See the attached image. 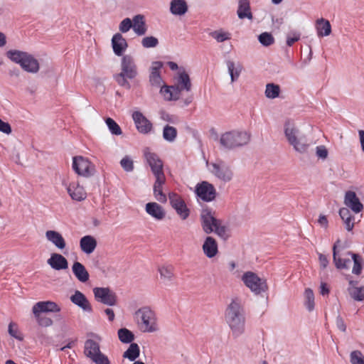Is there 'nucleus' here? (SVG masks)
<instances>
[{
	"label": "nucleus",
	"mask_w": 364,
	"mask_h": 364,
	"mask_svg": "<svg viewBox=\"0 0 364 364\" xmlns=\"http://www.w3.org/2000/svg\"><path fill=\"white\" fill-rule=\"evenodd\" d=\"M339 243L340 240H338L333 246V259L336 267L338 269H347L349 268L352 260L353 262L352 273L360 275L364 265L363 258L360 255L350 251L342 255L339 254L337 250Z\"/></svg>",
	"instance_id": "f257e3e1"
},
{
	"label": "nucleus",
	"mask_w": 364,
	"mask_h": 364,
	"mask_svg": "<svg viewBox=\"0 0 364 364\" xmlns=\"http://www.w3.org/2000/svg\"><path fill=\"white\" fill-rule=\"evenodd\" d=\"M138 74L134 58L130 55H125L121 59L120 73L115 74L114 79L119 86L129 90L131 88L129 81L134 80Z\"/></svg>",
	"instance_id": "f03ea898"
},
{
	"label": "nucleus",
	"mask_w": 364,
	"mask_h": 364,
	"mask_svg": "<svg viewBox=\"0 0 364 364\" xmlns=\"http://www.w3.org/2000/svg\"><path fill=\"white\" fill-rule=\"evenodd\" d=\"M225 321L235 336L241 335L245 331V318L240 302L232 300L225 311Z\"/></svg>",
	"instance_id": "7ed1b4c3"
},
{
	"label": "nucleus",
	"mask_w": 364,
	"mask_h": 364,
	"mask_svg": "<svg viewBox=\"0 0 364 364\" xmlns=\"http://www.w3.org/2000/svg\"><path fill=\"white\" fill-rule=\"evenodd\" d=\"M200 218L203 230L206 234L214 232L223 240L230 237L228 228L223 225L222 220L216 218L215 212L208 208L203 209Z\"/></svg>",
	"instance_id": "20e7f679"
},
{
	"label": "nucleus",
	"mask_w": 364,
	"mask_h": 364,
	"mask_svg": "<svg viewBox=\"0 0 364 364\" xmlns=\"http://www.w3.org/2000/svg\"><path fill=\"white\" fill-rule=\"evenodd\" d=\"M6 56L13 62L19 64L22 69L28 73H36L39 70L38 61L28 53L10 50L7 51Z\"/></svg>",
	"instance_id": "39448f33"
},
{
	"label": "nucleus",
	"mask_w": 364,
	"mask_h": 364,
	"mask_svg": "<svg viewBox=\"0 0 364 364\" xmlns=\"http://www.w3.org/2000/svg\"><path fill=\"white\" fill-rule=\"evenodd\" d=\"M250 140V134L245 131H230L223 134L220 139V144L228 149L244 146Z\"/></svg>",
	"instance_id": "423d86ee"
},
{
	"label": "nucleus",
	"mask_w": 364,
	"mask_h": 364,
	"mask_svg": "<svg viewBox=\"0 0 364 364\" xmlns=\"http://www.w3.org/2000/svg\"><path fill=\"white\" fill-rule=\"evenodd\" d=\"M136 316L140 329L144 332H154L157 331L156 318L155 313L149 308L144 307L136 312Z\"/></svg>",
	"instance_id": "0eeeda50"
},
{
	"label": "nucleus",
	"mask_w": 364,
	"mask_h": 364,
	"mask_svg": "<svg viewBox=\"0 0 364 364\" xmlns=\"http://www.w3.org/2000/svg\"><path fill=\"white\" fill-rule=\"evenodd\" d=\"M84 353L95 364H109V360L100 348V343L92 339H87L85 343Z\"/></svg>",
	"instance_id": "6e6552de"
},
{
	"label": "nucleus",
	"mask_w": 364,
	"mask_h": 364,
	"mask_svg": "<svg viewBox=\"0 0 364 364\" xmlns=\"http://www.w3.org/2000/svg\"><path fill=\"white\" fill-rule=\"evenodd\" d=\"M72 167L75 172L83 177H90L95 173V166L87 159L82 156L73 158Z\"/></svg>",
	"instance_id": "1a4fd4ad"
},
{
	"label": "nucleus",
	"mask_w": 364,
	"mask_h": 364,
	"mask_svg": "<svg viewBox=\"0 0 364 364\" xmlns=\"http://www.w3.org/2000/svg\"><path fill=\"white\" fill-rule=\"evenodd\" d=\"M242 280L245 286L255 294H259L267 289L266 281L259 277L252 272L244 273Z\"/></svg>",
	"instance_id": "9d476101"
},
{
	"label": "nucleus",
	"mask_w": 364,
	"mask_h": 364,
	"mask_svg": "<svg viewBox=\"0 0 364 364\" xmlns=\"http://www.w3.org/2000/svg\"><path fill=\"white\" fill-rule=\"evenodd\" d=\"M284 133L289 143L296 151L300 153L306 151L308 144L303 138L298 136V130L289 122L285 124Z\"/></svg>",
	"instance_id": "9b49d317"
},
{
	"label": "nucleus",
	"mask_w": 364,
	"mask_h": 364,
	"mask_svg": "<svg viewBox=\"0 0 364 364\" xmlns=\"http://www.w3.org/2000/svg\"><path fill=\"white\" fill-rule=\"evenodd\" d=\"M63 185L65 187L70 198L76 201L84 200L87 198V193L77 180L70 178L64 179Z\"/></svg>",
	"instance_id": "f8f14e48"
},
{
	"label": "nucleus",
	"mask_w": 364,
	"mask_h": 364,
	"mask_svg": "<svg viewBox=\"0 0 364 364\" xmlns=\"http://www.w3.org/2000/svg\"><path fill=\"white\" fill-rule=\"evenodd\" d=\"M144 155L146 159V163L151 168V170L155 178L165 176L164 173L163 167V161L159 158V156L149 151V149H146L144 151Z\"/></svg>",
	"instance_id": "ddd939ff"
},
{
	"label": "nucleus",
	"mask_w": 364,
	"mask_h": 364,
	"mask_svg": "<svg viewBox=\"0 0 364 364\" xmlns=\"http://www.w3.org/2000/svg\"><path fill=\"white\" fill-rule=\"evenodd\" d=\"M168 199L171 207L176 210L178 215L182 220L187 219L190 215V210L183 198L180 195L172 192L169 193Z\"/></svg>",
	"instance_id": "4468645a"
},
{
	"label": "nucleus",
	"mask_w": 364,
	"mask_h": 364,
	"mask_svg": "<svg viewBox=\"0 0 364 364\" xmlns=\"http://www.w3.org/2000/svg\"><path fill=\"white\" fill-rule=\"evenodd\" d=\"M95 298L97 301L108 306H114L117 303V295L109 288L95 287L93 289Z\"/></svg>",
	"instance_id": "2eb2a0df"
},
{
	"label": "nucleus",
	"mask_w": 364,
	"mask_h": 364,
	"mask_svg": "<svg viewBox=\"0 0 364 364\" xmlns=\"http://www.w3.org/2000/svg\"><path fill=\"white\" fill-rule=\"evenodd\" d=\"M196 193L202 200L205 202L213 200L216 196L215 187L207 181H202L196 185Z\"/></svg>",
	"instance_id": "dca6fc26"
},
{
	"label": "nucleus",
	"mask_w": 364,
	"mask_h": 364,
	"mask_svg": "<svg viewBox=\"0 0 364 364\" xmlns=\"http://www.w3.org/2000/svg\"><path fill=\"white\" fill-rule=\"evenodd\" d=\"M132 119L139 133L146 134L151 132L153 127L152 124L141 112H134Z\"/></svg>",
	"instance_id": "f3484780"
},
{
	"label": "nucleus",
	"mask_w": 364,
	"mask_h": 364,
	"mask_svg": "<svg viewBox=\"0 0 364 364\" xmlns=\"http://www.w3.org/2000/svg\"><path fill=\"white\" fill-rule=\"evenodd\" d=\"M344 203L355 213H359L363 209V205L360 201L356 193L352 191H348L346 192Z\"/></svg>",
	"instance_id": "a211bd4d"
},
{
	"label": "nucleus",
	"mask_w": 364,
	"mask_h": 364,
	"mask_svg": "<svg viewBox=\"0 0 364 364\" xmlns=\"http://www.w3.org/2000/svg\"><path fill=\"white\" fill-rule=\"evenodd\" d=\"M213 172L214 175L219 179L228 182L230 181L233 176V173L229 166L224 164V163H218L213 164Z\"/></svg>",
	"instance_id": "6ab92c4d"
},
{
	"label": "nucleus",
	"mask_w": 364,
	"mask_h": 364,
	"mask_svg": "<svg viewBox=\"0 0 364 364\" xmlns=\"http://www.w3.org/2000/svg\"><path fill=\"white\" fill-rule=\"evenodd\" d=\"M33 314H41L43 312H54L57 313L60 311L59 306L50 301H39L37 302L32 309Z\"/></svg>",
	"instance_id": "aec40b11"
},
{
	"label": "nucleus",
	"mask_w": 364,
	"mask_h": 364,
	"mask_svg": "<svg viewBox=\"0 0 364 364\" xmlns=\"http://www.w3.org/2000/svg\"><path fill=\"white\" fill-rule=\"evenodd\" d=\"M174 86L177 87L180 94L182 91L189 92L191 90V82L188 74L186 71L183 70L178 73Z\"/></svg>",
	"instance_id": "412c9836"
},
{
	"label": "nucleus",
	"mask_w": 364,
	"mask_h": 364,
	"mask_svg": "<svg viewBox=\"0 0 364 364\" xmlns=\"http://www.w3.org/2000/svg\"><path fill=\"white\" fill-rule=\"evenodd\" d=\"M112 46L116 55L121 56L128 47L126 39L121 33H116L112 38Z\"/></svg>",
	"instance_id": "4be33fe9"
},
{
	"label": "nucleus",
	"mask_w": 364,
	"mask_h": 364,
	"mask_svg": "<svg viewBox=\"0 0 364 364\" xmlns=\"http://www.w3.org/2000/svg\"><path fill=\"white\" fill-rule=\"evenodd\" d=\"M146 212L156 220H161L166 216V212L162 206L156 202H150L146 204Z\"/></svg>",
	"instance_id": "5701e85b"
},
{
	"label": "nucleus",
	"mask_w": 364,
	"mask_h": 364,
	"mask_svg": "<svg viewBox=\"0 0 364 364\" xmlns=\"http://www.w3.org/2000/svg\"><path fill=\"white\" fill-rule=\"evenodd\" d=\"M47 262L55 270L66 269L68 267V262L66 258L58 253L51 254Z\"/></svg>",
	"instance_id": "b1692460"
},
{
	"label": "nucleus",
	"mask_w": 364,
	"mask_h": 364,
	"mask_svg": "<svg viewBox=\"0 0 364 364\" xmlns=\"http://www.w3.org/2000/svg\"><path fill=\"white\" fill-rule=\"evenodd\" d=\"M70 301L85 311L91 312L92 311V306L86 296L78 290H76L75 294L70 296Z\"/></svg>",
	"instance_id": "393cba45"
},
{
	"label": "nucleus",
	"mask_w": 364,
	"mask_h": 364,
	"mask_svg": "<svg viewBox=\"0 0 364 364\" xmlns=\"http://www.w3.org/2000/svg\"><path fill=\"white\" fill-rule=\"evenodd\" d=\"M153 191L155 198L160 203H165L167 201L166 196L163 193V186L166 183V176L155 178Z\"/></svg>",
	"instance_id": "a878e982"
},
{
	"label": "nucleus",
	"mask_w": 364,
	"mask_h": 364,
	"mask_svg": "<svg viewBox=\"0 0 364 364\" xmlns=\"http://www.w3.org/2000/svg\"><path fill=\"white\" fill-rule=\"evenodd\" d=\"M46 239L59 250H63L66 247V242L63 235L55 230H47Z\"/></svg>",
	"instance_id": "bb28decb"
},
{
	"label": "nucleus",
	"mask_w": 364,
	"mask_h": 364,
	"mask_svg": "<svg viewBox=\"0 0 364 364\" xmlns=\"http://www.w3.org/2000/svg\"><path fill=\"white\" fill-rule=\"evenodd\" d=\"M97 240L91 235H85L80 240V247L84 253L90 255L97 247Z\"/></svg>",
	"instance_id": "cd10ccee"
},
{
	"label": "nucleus",
	"mask_w": 364,
	"mask_h": 364,
	"mask_svg": "<svg viewBox=\"0 0 364 364\" xmlns=\"http://www.w3.org/2000/svg\"><path fill=\"white\" fill-rule=\"evenodd\" d=\"M202 247L204 254L209 258L215 257L218 252V243L216 240L210 236L205 238Z\"/></svg>",
	"instance_id": "c85d7f7f"
},
{
	"label": "nucleus",
	"mask_w": 364,
	"mask_h": 364,
	"mask_svg": "<svg viewBox=\"0 0 364 364\" xmlns=\"http://www.w3.org/2000/svg\"><path fill=\"white\" fill-rule=\"evenodd\" d=\"M72 271L75 277L82 283L89 280L90 274L85 266L79 262H75L72 266Z\"/></svg>",
	"instance_id": "c756f323"
},
{
	"label": "nucleus",
	"mask_w": 364,
	"mask_h": 364,
	"mask_svg": "<svg viewBox=\"0 0 364 364\" xmlns=\"http://www.w3.org/2000/svg\"><path fill=\"white\" fill-rule=\"evenodd\" d=\"M132 28L138 36H143L146 33L147 27L143 15H136L133 18Z\"/></svg>",
	"instance_id": "7c9ffc66"
},
{
	"label": "nucleus",
	"mask_w": 364,
	"mask_h": 364,
	"mask_svg": "<svg viewBox=\"0 0 364 364\" xmlns=\"http://www.w3.org/2000/svg\"><path fill=\"white\" fill-rule=\"evenodd\" d=\"M239 18L244 19L245 18L252 20L253 18L251 12L250 4L249 1L240 0L238 2V9L237 11Z\"/></svg>",
	"instance_id": "2f4dec72"
},
{
	"label": "nucleus",
	"mask_w": 364,
	"mask_h": 364,
	"mask_svg": "<svg viewBox=\"0 0 364 364\" xmlns=\"http://www.w3.org/2000/svg\"><path fill=\"white\" fill-rule=\"evenodd\" d=\"M160 93L164 97L165 100H177L179 99L181 94L178 90L174 85L168 86L164 85L160 90Z\"/></svg>",
	"instance_id": "473e14b6"
},
{
	"label": "nucleus",
	"mask_w": 364,
	"mask_h": 364,
	"mask_svg": "<svg viewBox=\"0 0 364 364\" xmlns=\"http://www.w3.org/2000/svg\"><path fill=\"white\" fill-rule=\"evenodd\" d=\"M188 11L185 0H172L170 3V11L173 15L182 16Z\"/></svg>",
	"instance_id": "72a5a7b5"
},
{
	"label": "nucleus",
	"mask_w": 364,
	"mask_h": 364,
	"mask_svg": "<svg viewBox=\"0 0 364 364\" xmlns=\"http://www.w3.org/2000/svg\"><path fill=\"white\" fill-rule=\"evenodd\" d=\"M316 28L318 37L327 36L331 33V26L330 22L323 18L316 20Z\"/></svg>",
	"instance_id": "f704fd0d"
},
{
	"label": "nucleus",
	"mask_w": 364,
	"mask_h": 364,
	"mask_svg": "<svg viewBox=\"0 0 364 364\" xmlns=\"http://www.w3.org/2000/svg\"><path fill=\"white\" fill-rule=\"evenodd\" d=\"M161 67L162 63L161 62L153 63L149 76V81L152 85L159 86L161 85L162 78L160 75V69Z\"/></svg>",
	"instance_id": "c9c22d12"
},
{
	"label": "nucleus",
	"mask_w": 364,
	"mask_h": 364,
	"mask_svg": "<svg viewBox=\"0 0 364 364\" xmlns=\"http://www.w3.org/2000/svg\"><path fill=\"white\" fill-rule=\"evenodd\" d=\"M160 278L164 283L171 282L174 278V267L172 265H164L159 268Z\"/></svg>",
	"instance_id": "e433bc0d"
},
{
	"label": "nucleus",
	"mask_w": 364,
	"mask_h": 364,
	"mask_svg": "<svg viewBox=\"0 0 364 364\" xmlns=\"http://www.w3.org/2000/svg\"><path fill=\"white\" fill-rule=\"evenodd\" d=\"M139 353L140 350L138 344L132 343L128 349L124 353L123 357L134 361L139 357Z\"/></svg>",
	"instance_id": "4c0bfd02"
},
{
	"label": "nucleus",
	"mask_w": 364,
	"mask_h": 364,
	"mask_svg": "<svg viewBox=\"0 0 364 364\" xmlns=\"http://www.w3.org/2000/svg\"><path fill=\"white\" fill-rule=\"evenodd\" d=\"M281 90L279 85L267 83L265 88V96L269 99H275L279 96Z\"/></svg>",
	"instance_id": "58836bf2"
},
{
	"label": "nucleus",
	"mask_w": 364,
	"mask_h": 364,
	"mask_svg": "<svg viewBox=\"0 0 364 364\" xmlns=\"http://www.w3.org/2000/svg\"><path fill=\"white\" fill-rule=\"evenodd\" d=\"M117 334L119 341L124 343H132L134 339L133 333L125 328L119 329Z\"/></svg>",
	"instance_id": "ea45409f"
},
{
	"label": "nucleus",
	"mask_w": 364,
	"mask_h": 364,
	"mask_svg": "<svg viewBox=\"0 0 364 364\" xmlns=\"http://www.w3.org/2000/svg\"><path fill=\"white\" fill-rule=\"evenodd\" d=\"M227 66L231 77V80L232 82H234L240 76V74L242 71V67L240 65L235 67L234 62L231 60H228L227 62Z\"/></svg>",
	"instance_id": "a19ab883"
},
{
	"label": "nucleus",
	"mask_w": 364,
	"mask_h": 364,
	"mask_svg": "<svg viewBox=\"0 0 364 364\" xmlns=\"http://www.w3.org/2000/svg\"><path fill=\"white\" fill-rule=\"evenodd\" d=\"M177 136V130L175 127L166 125L164 128L163 136L168 141H173Z\"/></svg>",
	"instance_id": "79ce46f5"
},
{
	"label": "nucleus",
	"mask_w": 364,
	"mask_h": 364,
	"mask_svg": "<svg viewBox=\"0 0 364 364\" xmlns=\"http://www.w3.org/2000/svg\"><path fill=\"white\" fill-rule=\"evenodd\" d=\"M305 305L309 311L314 308V294L311 289H306L304 292Z\"/></svg>",
	"instance_id": "37998d69"
},
{
	"label": "nucleus",
	"mask_w": 364,
	"mask_h": 364,
	"mask_svg": "<svg viewBox=\"0 0 364 364\" xmlns=\"http://www.w3.org/2000/svg\"><path fill=\"white\" fill-rule=\"evenodd\" d=\"M106 124L112 134L120 135L122 132L118 124L112 118L108 117L105 120Z\"/></svg>",
	"instance_id": "c03bdc74"
},
{
	"label": "nucleus",
	"mask_w": 364,
	"mask_h": 364,
	"mask_svg": "<svg viewBox=\"0 0 364 364\" xmlns=\"http://www.w3.org/2000/svg\"><path fill=\"white\" fill-rule=\"evenodd\" d=\"M351 364H364V355L358 350H353L350 354Z\"/></svg>",
	"instance_id": "a18cd8bd"
},
{
	"label": "nucleus",
	"mask_w": 364,
	"mask_h": 364,
	"mask_svg": "<svg viewBox=\"0 0 364 364\" xmlns=\"http://www.w3.org/2000/svg\"><path fill=\"white\" fill-rule=\"evenodd\" d=\"M259 41L264 46H269L274 43V39L271 33L264 32L259 36Z\"/></svg>",
	"instance_id": "49530a36"
},
{
	"label": "nucleus",
	"mask_w": 364,
	"mask_h": 364,
	"mask_svg": "<svg viewBox=\"0 0 364 364\" xmlns=\"http://www.w3.org/2000/svg\"><path fill=\"white\" fill-rule=\"evenodd\" d=\"M350 294L356 301L364 299V287H353L350 290Z\"/></svg>",
	"instance_id": "de8ad7c7"
},
{
	"label": "nucleus",
	"mask_w": 364,
	"mask_h": 364,
	"mask_svg": "<svg viewBox=\"0 0 364 364\" xmlns=\"http://www.w3.org/2000/svg\"><path fill=\"white\" fill-rule=\"evenodd\" d=\"M159 44V41L154 36L144 37L141 41V45L144 48H154Z\"/></svg>",
	"instance_id": "09e8293b"
},
{
	"label": "nucleus",
	"mask_w": 364,
	"mask_h": 364,
	"mask_svg": "<svg viewBox=\"0 0 364 364\" xmlns=\"http://www.w3.org/2000/svg\"><path fill=\"white\" fill-rule=\"evenodd\" d=\"M211 36L219 43L230 39V34L222 31H215L211 33Z\"/></svg>",
	"instance_id": "8fccbe9b"
},
{
	"label": "nucleus",
	"mask_w": 364,
	"mask_h": 364,
	"mask_svg": "<svg viewBox=\"0 0 364 364\" xmlns=\"http://www.w3.org/2000/svg\"><path fill=\"white\" fill-rule=\"evenodd\" d=\"M34 316L40 326L48 327L53 324L51 318L45 316H41V314H34Z\"/></svg>",
	"instance_id": "3c124183"
},
{
	"label": "nucleus",
	"mask_w": 364,
	"mask_h": 364,
	"mask_svg": "<svg viewBox=\"0 0 364 364\" xmlns=\"http://www.w3.org/2000/svg\"><path fill=\"white\" fill-rule=\"evenodd\" d=\"M301 38V33L296 31H292L288 33L287 37V44L288 46H291L297 42Z\"/></svg>",
	"instance_id": "603ef678"
},
{
	"label": "nucleus",
	"mask_w": 364,
	"mask_h": 364,
	"mask_svg": "<svg viewBox=\"0 0 364 364\" xmlns=\"http://www.w3.org/2000/svg\"><path fill=\"white\" fill-rule=\"evenodd\" d=\"M121 166L126 171H132L134 169L133 161L128 156L124 157L120 161Z\"/></svg>",
	"instance_id": "864d4df0"
},
{
	"label": "nucleus",
	"mask_w": 364,
	"mask_h": 364,
	"mask_svg": "<svg viewBox=\"0 0 364 364\" xmlns=\"http://www.w3.org/2000/svg\"><path fill=\"white\" fill-rule=\"evenodd\" d=\"M316 155L318 159L325 160L328 158V151L323 145L317 146L316 147Z\"/></svg>",
	"instance_id": "5fc2aeb1"
},
{
	"label": "nucleus",
	"mask_w": 364,
	"mask_h": 364,
	"mask_svg": "<svg viewBox=\"0 0 364 364\" xmlns=\"http://www.w3.org/2000/svg\"><path fill=\"white\" fill-rule=\"evenodd\" d=\"M132 28V21L130 18H124L119 24V31L122 33H126Z\"/></svg>",
	"instance_id": "6e6d98bb"
},
{
	"label": "nucleus",
	"mask_w": 364,
	"mask_h": 364,
	"mask_svg": "<svg viewBox=\"0 0 364 364\" xmlns=\"http://www.w3.org/2000/svg\"><path fill=\"white\" fill-rule=\"evenodd\" d=\"M0 132L9 134L11 133V127L8 122H5L0 119Z\"/></svg>",
	"instance_id": "4d7b16f0"
},
{
	"label": "nucleus",
	"mask_w": 364,
	"mask_h": 364,
	"mask_svg": "<svg viewBox=\"0 0 364 364\" xmlns=\"http://www.w3.org/2000/svg\"><path fill=\"white\" fill-rule=\"evenodd\" d=\"M345 224V227H346V229L350 232L353 230V228H354V225H355V218L354 216H352L349 218H348L347 220H342Z\"/></svg>",
	"instance_id": "13d9d810"
},
{
	"label": "nucleus",
	"mask_w": 364,
	"mask_h": 364,
	"mask_svg": "<svg viewBox=\"0 0 364 364\" xmlns=\"http://www.w3.org/2000/svg\"><path fill=\"white\" fill-rule=\"evenodd\" d=\"M339 215L342 220H347L348 218L353 216L348 208H341L339 210Z\"/></svg>",
	"instance_id": "bf43d9fd"
},
{
	"label": "nucleus",
	"mask_w": 364,
	"mask_h": 364,
	"mask_svg": "<svg viewBox=\"0 0 364 364\" xmlns=\"http://www.w3.org/2000/svg\"><path fill=\"white\" fill-rule=\"evenodd\" d=\"M318 259H319L320 267L322 269L326 268L328 264V262H329L327 257L321 253H319L318 254Z\"/></svg>",
	"instance_id": "052dcab7"
},
{
	"label": "nucleus",
	"mask_w": 364,
	"mask_h": 364,
	"mask_svg": "<svg viewBox=\"0 0 364 364\" xmlns=\"http://www.w3.org/2000/svg\"><path fill=\"white\" fill-rule=\"evenodd\" d=\"M336 326L338 327V328L340 331H341L342 332H345L346 331V323L344 322V320L341 316H338L336 318Z\"/></svg>",
	"instance_id": "680f3d73"
},
{
	"label": "nucleus",
	"mask_w": 364,
	"mask_h": 364,
	"mask_svg": "<svg viewBox=\"0 0 364 364\" xmlns=\"http://www.w3.org/2000/svg\"><path fill=\"white\" fill-rule=\"evenodd\" d=\"M14 326H15V325L12 323H11L9 324V333L11 336H13L16 338H18V339H21V338L18 337V329L16 328H14Z\"/></svg>",
	"instance_id": "e2e57ef3"
},
{
	"label": "nucleus",
	"mask_w": 364,
	"mask_h": 364,
	"mask_svg": "<svg viewBox=\"0 0 364 364\" xmlns=\"http://www.w3.org/2000/svg\"><path fill=\"white\" fill-rule=\"evenodd\" d=\"M318 223L320 225V226L324 228L325 229H326L328 226V219H327L326 216H325L323 215H320L318 220Z\"/></svg>",
	"instance_id": "0e129e2a"
},
{
	"label": "nucleus",
	"mask_w": 364,
	"mask_h": 364,
	"mask_svg": "<svg viewBox=\"0 0 364 364\" xmlns=\"http://www.w3.org/2000/svg\"><path fill=\"white\" fill-rule=\"evenodd\" d=\"M329 288L326 283L321 282L320 286V294L323 296L328 295L329 294Z\"/></svg>",
	"instance_id": "69168bd1"
},
{
	"label": "nucleus",
	"mask_w": 364,
	"mask_h": 364,
	"mask_svg": "<svg viewBox=\"0 0 364 364\" xmlns=\"http://www.w3.org/2000/svg\"><path fill=\"white\" fill-rule=\"evenodd\" d=\"M358 135L362 151L364 152V130H359Z\"/></svg>",
	"instance_id": "338daca9"
},
{
	"label": "nucleus",
	"mask_w": 364,
	"mask_h": 364,
	"mask_svg": "<svg viewBox=\"0 0 364 364\" xmlns=\"http://www.w3.org/2000/svg\"><path fill=\"white\" fill-rule=\"evenodd\" d=\"M105 313L108 316V318L110 321H112L114 318V313L111 309H106L105 310Z\"/></svg>",
	"instance_id": "774afa93"
}]
</instances>
